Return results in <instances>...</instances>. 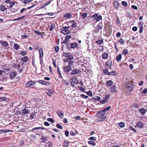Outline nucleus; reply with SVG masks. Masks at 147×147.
Returning a JSON list of instances; mask_svg holds the SVG:
<instances>
[{
	"label": "nucleus",
	"instance_id": "nucleus-16",
	"mask_svg": "<svg viewBox=\"0 0 147 147\" xmlns=\"http://www.w3.org/2000/svg\"><path fill=\"white\" fill-rule=\"evenodd\" d=\"M106 116L102 117H100V118L97 119L96 120L98 122H102L106 119Z\"/></svg>",
	"mask_w": 147,
	"mask_h": 147
},
{
	"label": "nucleus",
	"instance_id": "nucleus-31",
	"mask_svg": "<svg viewBox=\"0 0 147 147\" xmlns=\"http://www.w3.org/2000/svg\"><path fill=\"white\" fill-rule=\"evenodd\" d=\"M28 60V57L27 56L24 57L21 59V61L24 62H26Z\"/></svg>",
	"mask_w": 147,
	"mask_h": 147
},
{
	"label": "nucleus",
	"instance_id": "nucleus-30",
	"mask_svg": "<svg viewBox=\"0 0 147 147\" xmlns=\"http://www.w3.org/2000/svg\"><path fill=\"white\" fill-rule=\"evenodd\" d=\"M122 53L123 54L125 55L128 54V49H124L122 52Z\"/></svg>",
	"mask_w": 147,
	"mask_h": 147
},
{
	"label": "nucleus",
	"instance_id": "nucleus-19",
	"mask_svg": "<svg viewBox=\"0 0 147 147\" xmlns=\"http://www.w3.org/2000/svg\"><path fill=\"white\" fill-rule=\"evenodd\" d=\"M71 22H72L73 24L71 26L72 28H75L77 26V24H78V22H77V21H75L72 20L70 21Z\"/></svg>",
	"mask_w": 147,
	"mask_h": 147
},
{
	"label": "nucleus",
	"instance_id": "nucleus-48",
	"mask_svg": "<svg viewBox=\"0 0 147 147\" xmlns=\"http://www.w3.org/2000/svg\"><path fill=\"white\" fill-rule=\"evenodd\" d=\"M119 42L121 45L123 44L124 43V41L122 39H121L119 40Z\"/></svg>",
	"mask_w": 147,
	"mask_h": 147
},
{
	"label": "nucleus",
	"instance_id": "nucleus-22",
	"mask_svg": "<svg viewBox=\"0 0 147 147\" xmlns=\"http://www.w3.org/2000/svg\"><path fill=\"white\" fill-rule=\"evenodd\" d=\"M48 138L44 136H42L41 138V140L42 142H45L47 141Z\"/></svg>",
	"mask_w": 147,
	"mask_h": 147
},
{
	"label": "nucleus",
	"instance_id": "nucleus-36",
	"mask_svg": "<svg viewBox=\"0 0 147 147\" xmlns=\"http://www.w3.org/2000/svg\"><path fill=\"white\" fill-rule=\"evenodd\" d=\"M88 143L89 144L92 145L93 146H95L96 145V143L92 141H88Z\"/></svg>",
	"mask_w": 147,
	"mask_h": 147
},
{
	"label": "nucleus",
	"instance_id": "nucleus-13",
	"mask_svg": "<svg viewBox=\"0 0 147 147\" xmlns=\"http://www.w3.org/2000/svg\"><path fill=\"white\" fill-rule=\"evenodd\" d=\"M40 129H41L42 130L44 129H45V128L44 127H34L33 128V129L31 130V131L33 132H34L36 134L39 135L40 134H37L36 133L35 131V130H39Z\"/></svg>",
	"mask_w": 147,
	"mask_h": 147
},
{
	"label": "nucleus",
	"instance_id": "nucleus-61",
	"mask_svg": "<svg viewBox=\"0 0 147 147\" xmlns=\"http://www.w3.org/2000/svg\"><path fill=\"white\" fill-rule=\"evenodd\" d=\"M55 25L54 24H52L51 25V27L50 29V31H52V30L55 28Z\"/></svg>",
	"mask_w": 147,
	"mask_h": 147
},
{
	"label": "nucleus",
	"instance_id": "nucleus-46",
	"mask_svg": "<svg viewBox=\"0 0 147 147\" xmlns=\"http://www.w3.org/2000/svg\"><path fill=\"white\" fill-rule=\"evenodd\" d=\"M71 38V36L70 35L67 36L65 39V40L66 41H69V40Z\"/></svg>",
	"mask_w": 147,
	"mask_h": 147
},
{
	"label": "nucleus",
	"instance_id": "nucleus-35",
	"mask_svg": "<svg viewBox=\"0 0 147 147\" xmlns=\"http://www.w3.org/2000/svg\"><path fill=\"white\" fill-rule=\"evenodd\" d=\"M15 2L14 1H12L11 2H10V3H9V7L11 8L12 9L13 8H12L13 6L14 5L15 3Z\"/></svg>",
	"mask_w": 147,
	"mask_h": 147
},
{
	"label": "nucleus",
	"instance_id": "nucleus-11",
	"mask_svg": "<svg viewBox=\"0 0 147 147\" xmlns=\"http://www.w3.org/2000/svg\"><path fill=\"white\" fill-rule=\"evenodd\" d=\"M37 82L39 83L48 86L50 85L49 82L44 81L43 80H39Z\"/></svg>",
	"mask_w": 147,
	"mask_h": 147
},
{
	"label": "nucleus",
	"instance_id": "nucleus-57",
	"mask_svg": "<svg viewBox=\"0 0 147 147\" xmlns=\"http://www.w3.org/2000/svg\"><path fill=\"white\" fill-rule=\"evenodd\" d=\"M47 120L49 121H51L52 123H54V120L51 118H48Z\"/></svg>",
	"mask_w": 147,
	"mask_h": 147
},
{
	"label": "nucleus",
	"instance_id": "nucleus-12",
	"mask_svg": "<svg viewBox=\"0 0 147 147\" xmlns=\"http://www.w3.org/2000/svg\"><path fill=\"white\" fill-rule=\"evenodd\" d=\"M105 65L108 68H111L112 65V62L110 59L106 63Z\"/></svg>",
	"mask_w": 147,
	"mask_h": 147
},
{
	"label": "nucleus",
	"instance_id": "nucleus-42",
	"mask_svg": "<svg viewBox=\"0 0 147 147\" xmlns=\"http://www.w3.org/2000/svg\"><path fill=\"white\" fill-rule=\"evenodd\" d=\"M1 44L5 47H6L8 45V43L4 41L2 42Z\"/></svg>",
	"mask_w": 147,
	"mask_h": 147
},
{
	"label": "nucleus",
	"instance_id": "nucleus-39",
	"mask_svg": "<svg viewBox=\"0 0 147 147\" xmlns=\"http://www.w3.org/2000/svg\"><path fill=\"white\" fill-rule=\"evenodd\" d=\"M119 126L121 127H123L125 126V123H124L121 122L119 123Z\"/></svg>",
	"mask_w": 147,
	"mask_h": 147
},
{
	"label": "nucleus",
	"instance_id": "nucleus-56",
	"mask_svg": "<svg viewBox=\"0 0 147 147\" xmlns=\"http://www.w3.org/2000/svg\"><path fill=\"white\" fill-rule=\"evenodd\" d=\"M59 47L58 46H55V50L56 52H57L59 50Z\"/></svg>",
	"mask_w": 147,
	"mask_h": 147
},
{
	"label": "nucleus",
	"instance_id": "nucleus-9",
	"mask_svg": "<svg viewBox=\"0 0 147 147\" xmlns=\"http://www.w3.org/2000/svg\"><path fill=\"white\" fill-rule=\"evenodd\" d=\"M35 84V82L32 81H29L26 82V87H29L32 86L34 85Z\"/></svg>",
	"mask_w": 147,
	"mask_h": 147
},
{
	"label": "nucleus",
	"instance_id": "nucleus-47",
	"mask_svg": "<svg viewBox=\"0 0 147 147\" xmlns=\"http://www.w3.org/2000/svg\"><path fill=\"white\" fill-rule=\"evenodd\" d=\"M122 4L125 7H127V3L125 1H123L121 2Z\"/></svg>",
	"mask_w": 147,
	"mask_h": 147
},
{
	"label": "nucleus",
	"instance_id": "nucleus-38",
	"mask_svg": "<svg viewBox=\"0 0 147 147\" xmlns=\"http://www.w3.org/2000/svg\"><path fill=\"white\" fill-rule=\"evenodd\" d=\"M96 42L99 45H100L103 42V40L102 39L98 40L96 41Z\"/></svg>",
	"mask_w": 147,
	"mask_h": 147
},
{
	"label": "nucleus",
	"instance_id": "nucleus-54",
	"mask_svg": "<svg viewBox=\"0 0 147 147\" xmlns=\"http://www.w3.org/2000/svg\"><path fill=\"white\" fill-rule=\"evenodd\" d=\"M147 92V88H145L142 91V93L143 94H146Z\"/></svg>",
	"mask_w": 147,
	"mask_h": 147
},
{
	"label": "nucleus",
	"instance_id": "nucleus-15",
	"mask_svg": "<svg viewBox=\"0 0 147 147\" xmlns=\"http://www.w3.org/2000/svg\"><path fill=\"white\" fill-rule=\"evenodd\" d=\"M143 126V125L141 121H139L136 124V127L141 128Z\"/></svg>",
	"mask_w": 147,
	"mask_h": 147
},
{
	"label": "nucleus",
	"instance_id": "nucleus-3",
	"mask_svg": "<svg viewBox=\"0 0 147 147\" xmlns=\"http://www.w3.org/2000/svg\"><path fill=\"white\" fill-rule=\"evenodd\" d=\"M133 82L132 80L129 81L127 85V88L130 91H132L133 88Z\"/></svg>",
	"mask_w": 147,
	"mask_h": 147
},
{
	"label": "nucleus",
	"instance_id": "nucleus-58",
	"mask_svg": "<svg viewBox=\"0 0 147 147\" xmlns=\"http://www.w3.org/2000/svg\"><path fill=\"white\" fill-rule=\"evenodd\" d=\"M7 99V98L6 97H0V100H1L5 101Z\"/></svg>",
	"mask_w": 147,
	"mask_h": 147
},
{
	"label": "nucleus",
	"instance_id": "nucleus-28",
	"mask_svg": "<svg viewBox=\"0 0 147 147\" xmlns=\"http://www.w3.org/2000/svg\"><path fill=\"white\" fill-rule=\"evenodd\" d=\"M121 54H119V55H117L116 57V59L117 61L118 62L119 61H120L121 59Z\"/></svg>",
	"mask_w": 147,
	"mask_h": 147
},
{
	"label": "nucleus",
	"instance_id": "nucleus-23",
	"mask_svg": "<svg viewBox=\"0 0 147 147\" xmlns=\"http://www.w3.org/2000/svg\"><path fill=\"white\" fill-rule=\"evenodd\" d=\"M72 80L73 82L75 84H78L79 83L78 80L77 78L76 77H73Z\"/></svg>",
	"mask_w": 147,
	"mask_h": 147
},
{
	"label": "nucleus",
	"instance_id": "nucleus-5",
	"mask_svg": "<svg viewBox=\"0 0 147 147\" xmlns=\"http://www.w3.org/2000/svg\"><path fill=\"white\" fill-rule=\"evenodd\" d=\"M105 114V113L103 111H99L97 112L96 116L97 117H100L104 116Z\"/></svg>",
	"mask_w": 147,
	"mask_h": 147
},
{
	"label": "nucleus",
	"instance_id": "nucleus-55",
	"mask_svg": "<svg viewBox=\"0 0 147 147\" xmlns=\"http://www.w3.org/2000/svg\"><path fill=\"white\" fill-rule=\"evenodd\" d=\"M34 32L35 33L37 34L41 35L42 34L39 31L36 30H34Z\"/></svg>",
	"mask_w": 147,
	"mask_h": 147
},
{
	"label": "nucleus",
	"instance_id": "nucleus-44",
	"mask_svg": "<svg viewBox=\"0 0 147 147\" xmlns=\"http://www.w3.org/2000/svg\"><path fill=\"white\" fill-rule=\"evenodd\" d=\"M20 54L21 55H22L23 56H24L26 55L27 54V53L26 52V51H21Z\"/></svg>",
	"mask_w": 147,
	"mask_h": 147
},
{
	"label": "nucleus",
	"instance_id": "nucleus-43",
	"mask_svg": "<svg viewBox=\"0 0 147 147\" xmlns=\"http://www.w3.org/2000/svg\"><path fill=\"white\" fill-rule=\"evenodd\" d=\"M81 15L82 17V19H84L87 17V13H83Z\"/></svg>",
	"mask_w": 147,
	"mask_h": 147
},
{
	"label": "nucleus",
	"instance_id": "nucleus-49",
	"mask_svg": "<svg viewBox=\"0 0 147 147\" xmlns=\"http://www.w3.org/2000/svg\"><path fill=\"white\" fill-rule=\"evenodd\" d=\"M63 146L64 147H67L68 146V143L66 142H64L63 144Z\"/></svg>",
	"mask_w": 147,
	"mask_h": 147
},
{
	"label": "nucleus",
	"instance_id": "nucleus-1",
	"mask_svg": "<svg viewBox=\"0 0 147 147\" xmlns=\"http://www.w3.org/2000/svg\"><path fill=\"white\" fill-rule=\"evenodd\" d=\"M69 27L63 26L62 28L61 33L65 34H69L70 33V31L69 30Z\"/></svg>",
	"mask_w": 147,
	"mask_h": 147
},
{
	"label": "nucleus",
	"instance_id": "nucleus-26",
	"mask_svg": "<svg viewBox=\"0 0 147 147\" xmlns=\"http://www.w3.org/2000/svg\"><path fill=\"white\" fill-rule=\"evenodd\" d=\"M11 131L10 130H7V129H5L4 130L0 129V133H3L5 132H9Z\"/></svg>",
	"mask_w": 147,
	"mask_h": 147
},
{
	"label": "nucleus",
	"instance_id": "nucleus-25",
	"mask_svg": "<svg viewBox=\"0 0 147 147\" xmlns=\"http://www.w3.org/2000/svg\"><path fill=\"white\" fill-rule=\"evenodd\" d=\"M78 46V44L77 43H73L71 44L70 47L71 48H75Z\"/></svg>",
	"mask_w": 147,
	"mask_h": 147
},
{
	"label": "nucleus",
	"instance_id": "nucleus-4",
	"mask_svg": "<svg viewBox=\"0 0 147 147\" xmlns=\"http://www.w3.org/2000/svg\"><path fill=\"white\" fill-rule=\"evenodd\" d=\"M63 68V71L65 73H67L71 70V68L70 66L65 65Z\"/></svg>",
	"mask_w": 147,
	"mask_h": 147
},
{
	"label": "nucleus",
	"instance_id": "nucleus-45",
	"mask_svg": "<svg viewBox=\"0 0 147 147\" xmlns=\"http://www.w3.org/2000/svg\"><path fill=\"white\" fill-rule=\"evenodd\" d=\"M93 99L97 101H99L100 100V97L98 96H95L93 97Z\"/></svg>",
	"mask_w": 147,
	"mask_h": 147
},
{
	"label": "nucleus",
	"instance_id": "nucleus-60",
	"mask_svg": "<svg viewBox=\"0 0 147 147\" xmlns=\"http://www.w3.org/2000/svg\"><path fill=\"white\" fill-rule=\"evenodd\" d=\"M80 90L83 92H84L85 91L84 89L82 86H79V87Z\"/></svg>",
	"mask_w": 147,
	"mask_h": 147
},
{
	"label": "nucleus",
	"instance_id": "nucleus-34",
	"mask_svg": "<svg viewBox=\"0 0 147 147\" xmlns=\"http://www.w3.org/2000/svg\"><path fill=\"white\" fill-rule=\"evenodd\" d=\"M102 28V26L101 24H99V25L97 26L96 30H98V31H99Z\"/></svg>",
	"mask_w": 147,
	"mask_h": 147
},
{
	"label": "nucleus",
	"instance_id": "nucleus-7",
	"mask_svg": "<svg viewBox=\"0 0 147 147\" xmlns=\"http://www.w3.org/2000/svg\"><path fill=\"white\" fill-rule=\"evenodd\" d=\"M73 56L71 55V54L70 53L69 55L66 57L64 60V61L65 62H69L71 61V60L73 59Z\"/></svg>",
	"mask_w": 147,
	"mask_h": 147
},
{
	"label": "nucleus",
	"instance_id": "nucleus-53",
	"mask_svg": "<svg viewBox=\"0 0 147 147\" xmlns=\"http://www.w3.org/2000/svg\"><path fill=\"white\" fill-rule=\"evenodd\" d=\"M114 5L115 7H118V2L117 1H115L114 2Z\"/></svg>",
	"mask_w": 147,
	"mask_h": 147
},
{
	"label": "nucleus",
	"instance_id": "nucleus-21",
	"mask_svg": "<svg viewBox=\"0 0 147 147\" xmlns=\"http://www.w3.org/2000/svg\"><path fill=\"white\" fill-rule=\"evenodd\" d=\"M106 84L108 86H110L113 84V82L112 80H109L106 82Z\"/></svg>",
	"mask_w": 147,
	"mask_h": 147
},
{
	"label": "nucleus",
	"instance_id": "nucleus-37",
	"mask_svg": "<svg viewBox=\"0 0 147 147\" xmlns=\"http://www.w3.org/2000/svg\"><path fill=\"white\" fill-rule=\"evenodd\" d=\"M14 49L16 50L18 49L20 47V46L17 43H14Z\"/></svg>",
	"mask_w": 147,
	"mask_h": 147
},
{
	"label": "nucleus",
	"instance_id": "nucleus-18",
	"mask_svg": "<svg viewBox=\"0 0 147 147\" xmlns=\"http://www.w3.org/2000/svg\"><path fill=\"white\" fill-rule=\"evenodd\" d=\"M30 112V111L26 109H24L22 111V113L23 114H26L29 113Z\"/></svg>",
	"mask_w": 147,
	"mask_h": 147
},
{
	"label": "nucleus",
	"instance_id": "nucleus-64",
	"mask_svg": "<svg viewBox=\"0 0 147 147\" xmlns=\"http://www.w3.org/2000/svg\"><path fill=\"white\" fill-rule=\"evenodd\" d=\"M89 139L92 140H96V138L95 137H91Z\"/></svg>",
	"mask_w": 147,
	"mask_h": 147
},
{
	"label": "nucleus",
	"instance_id": "nucleus-2",
	"mask_svg": "<svg viewBox=\"0 0 147 147\" xmlns=\"http://www.w3.org/2000/svg\"><path fill=\"white\" fill-rule=\"evenodd\" d=\"M92 18L93 19H94L97 22L99 21L100 20H102V17L101 15H99L97 14H95L93 15L92 16Z\"/></svg>",
	"mask_w": 147,
	"mask_h": 147
},
{
	"label": "nucleus",
	"instance_id": "nucleus-27",
	"mask_svg": "<svg viewBox=\"0 0 147 147\" xmlns=\"http://www.w3.org/2000/svg\"><path fill=\"white\" fill-rule=\"evenodd\" d=\"M0 9L1 11H3L7 10V9L4 5H1L0 7Z\"/></svg>",
	"mask_w": 147,
	"mask_h": 147
},
{
	"label": "nucleus",
	"instance_id": "nucleus-62",
	"mask_svg": "<svg viewBox=\"0 0 147 147\" xmlns=\"http://www.w3.org/2000/svg\"><path fill=\"white\" fill-rule=\"evenodd\" d=\"M40 60V64L41 65V67H44L45 66V65L43 63V60Z\"/></svg>",
	"mask_w": 147,
	"mask_h": 147
},
{
	"label": "nucleus",
	"instance_id": "nucleus-63",
	"mask_svg": "<svg viewBox=\"0 0 147 147\" xmlns=\"http://www.w3.org/2000/svg\"><path fill=\"white\" fill-rule=\"evenodd\" d=\"M140 29L139 32L140 33H142V32H143V26H141L140 27Z\"/></svg>",
	"mask_w": 147,
	"mask_h": 147
},
{
	"label": "nucleus",
	"instance_id": "nucleus-51",
	"mask_svg": "<svg viewBox=\"0 0 147 147\" xmlns=\"http://www.w3.org/2000/svg\"><path fill=\"white\" fill-rule=\"evenodd\" d=\"M57 127L61 129H63V127L61 125L59 124H57L56 125Z\"/></svg>",
	"mask_w": 147,
	"mask_h": 147
},
{
	"label": "nucleus",
	"instance_id": "nucleus-40",
	"mask_svg": "<svg viewBox=\"0 0 147 147\" xmlns=\"http://www.w3.org/2000/svg\"><path fill=\"white\" fill-rule=\"evenodd\" d=\"M110 97V95L109 94H107L105 95V96L103 98L104 100L107 101V100Z\"/></svg>",
	"mask_w": 147,
	"mask_h": 147
},
{
	"label": "nucleus",
	"instance_id": "nucleus-50",
	"mask_svg": "<svg viewBox=\"0 0 147 147\" xmlns=\"http://www.w3.org/2000/svg\"><path fill=\"white\" fill-rule=\"evenodd\" d=\"M69 62V63L68 64V66H70L71 67V66L73 65V63H74V61H71Z\"/></svg>",
	"mask_w": 147,
	"mask_h": 147
},
{
	"label": "nucleus",
	"instance_id": "nucleus-41",
	"mask_svg": "<svg viewBox=\"0 0 147 147\" xmlns=\"http://www.w3.org/2000/svg\"><path fill=\"white\" fill-rule=\"evenodd\" d=\"M103 73L105 74L108 75L109 74V72L107 69H105L103 70Z\"/></svg>",
	"mask_w": 147,
	"mask_h": 147
},
{
	"label": "nucleus",
	"instance_id": "nucleus-29",
	"mask_svg": "<svg viewBox=\"0 0 147 147\" xmlns=\"http://www.w3.org/2000/svg\"><path fill=\"white\" fill-rule=\"evenodd\" d=\"M139 111L141 114L143 115H144L145 114L146 110L144 109L143 108L140 109Z\"/></svg>",
	"mask_w": 147,
	"mask_h": 147
},
{
	"label": "nucleus",
	"instance_id": "nucleus-52",
	"mask_svg": "<svg viewBox=\"0 0 147 147\" xmlns=\"http://www.w3.org/2000/svg\"><path fill=\"white\" fill-rule=\"evenodd\" d=\"M25 18V16H23L21 17H20V18H17V19H14V20H13V21H17V20H21V19H22L23 18Z\"/></svg>",
	"mask_w": 147,
	"mask_h": 147
},
{
	"label": "nucleus",
	"instance_id": "nucleus-33",
	"mask_svg": "<svg viewBox=\"0 0 147 147\" xmlns=\"http://www.w3.org/2000/svg\"><path fill=\"white\" fill-rule=\"evenodd\" d=\"M111 108V107L110 106H108V107H107L105 108L104 109H103L102 110L104 111V112L105 113V112L106 111H109L110 109Z\"/></svg>",
	"mask_w": 147,
	"mask_h": 147
},
{
	"label": "nucleus",
	"instance_id": "nucleus-14",
	"mask_svg": "<svg viewBox=\"0 0 147 147\" xmlns=\"http://www.w3.org/2000/svg\"><path fill=\"white\" fill-rule=\"evenodd\" d=\"M16 75V71H13L11 72L9 76L10 78L11 79L14 78Z\"/></svg>",
	"mask_w": 147,
	"mask_h": 147
},
{
	"label": "nucleus",
	"instance_id": "nucleus-59",
	"mask_svg": "<svg viewBox=\"0 0 147 147\" xmlns=\"http://www.w3.org/2000/svg\"><path fill=\"white\" fill-rule=\"evenodd\" d=\"M131 7L132 8L136 10H138V7L134 5H132Z\"/></svg>",
	"mask_w": 147,
	"mask_h": 147
},
{
	"label": "nucleus",
	"instance_id": "nucleus-24",
	"mask_svg": "<svg viewBox=\"0 0 147 147\" xmlns=\"http://www.w3.org/2000/svg\"><path fill=\"white\" fill-rule=\"evenodd\" d=\"M108 56L109 55L108 53H105L102 54V57L104 59H106L108 58Z\"/></svg>",
	"mask_w": 147,
	"mask_h": 147
},
{
	"label": "nucleus",
	"instance_id": "nucleus-8",
	"mask_svg": "<svg viewBox=\"0 0 147 147\" xmlns=\"http://www.w3.org/2000/svg\"><path fill=\"white\" fill-rule=\"evenodd\" d=\"M117 90L116 86L115 84L112 86L110 88V91L111 93H114L117 92Z\"/></svg>",
	"mask_w": 147,
	"mask_h": 147
},
{
	"label": "nucleus",
	"instance_id": "nucleus-6",
	"mask_svg": "<svg viewBox=\"0 0 147 147\" xmlns=\"http://www.w3.org/2000/svg\"><path fill=\"white\" fill-rule=\"evenodd\" d=\"M72 13H71L69 12H67L63 16V18L68 19H70L71 18H73L72 17Z\"/></svg>",
	"mask_w": 147,
	"mask_h": 147
},
{
	"label": "nucleus",
	"instance_id": "nucleus-17",
	"mask_svg": "<svg viewBox=\"0 0 147 147\" xmlns=\"http://www.w3.org/2000/svg\"><path fill=\"white\" fill-rule=\"evenodd\" d=\"M39 58L40 59L43 55L42 49L40 48L39 50Z\"/></svg>",
	"mask_w": 147,
	"mask_h": 147
},
{
	"label": "nucleus",
	"instance_id": "nucleus-10",
	"mask_svg": "<svg viewBox=\"0 0 147 147\" xmlns=\"http://www.w3.org/2000/svg\"><path fill=\"white\" fill-rule=\"evenodd\" d=\"M56 113L59 117L60 118H63L64 114L62 111L59 110H57Z\"/></svg>",
	"mask_w": 147,
	"mask_h": 147
},
{
	"label": "nucleus",
	"instance_id": "nucleus-32",
	"mask_svg": "<svg viewBox=\"0 0 147 147\" xmlns=\"http://www.w3.org/2000/svg\"><path fill=\"white\" fill-rule=\"evenodd\" d=\"M116 75V72L115 71H111L109 72V74H108V75L110 76V75Z\"/></svg>",
	"mask_w": 147,
	"mask_h": 147
},
{
	"label": "nucleus",
	"instance_id": "nucleus-20",
	"mask_svg": "<svg viewBox=\"0 0 147 147\" xmlns=\"http://www.w3.org/2000/svg\"><path fill=\"white\" fill-rule=\"evenodd\" d=\"M80 71L79 70L76 69L73 70L71 73V74L73 75L74 74H78Z\"/></svg>",
	"mask_w": 147,
	"mask_h": 147
}]
</instances>
